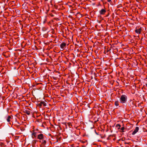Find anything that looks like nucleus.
I'll return each instance as SVG.
<instances>
[{"instance_id":"obj_1","label":"nucleus","mask_w":147,"mask_h":147,"mask_svg":"<svg viewBox=\"0 0 147 147\" xmlns=\"http://www.w3.org/2000/svg\"><path fill=\"white\" fill-rule=\"evenodd\" d=\"M127 96L125 95H122L120 96V103L123 104L127 102Z\"/></svg>"},{"instance_id":"obj_2","label":"nucleus","mask_w":147,"mask_h":147,"mask_svg":"<svg viewBox=\"0 0 147 147\" xmlns=\"http://www.w3.org/2000/svg\"><path fill=\"white\" fill-rule=\"evenodd\" d=\"M13 124L18 129H20V130L22 131V127H21V125L20 123L17 121V119H16V121Z\"/></svg>"},{"instance_id":"obj_3","label":"nucleus","mask_w":147,"mask_h":147,"mask_svg":"<svg viewBox=\"0 0 147 147\" xmlns=\"http://www.w3.org/2000/svg\"><path fill=\"white\" fill-rule=\"evenodd\" d=\"M37 138L38 139L40 140H41L43 139H45L46 138V137L43 134H40L37 135Z\"/></svg>"},{"instance_id":"obj_4","label":"nucleus","mask_w":147,"mask_h":147,"mask_svg":"<svg viewBox=\"0 0 147 147\" xmlns=\"http://www.w3.org/2000/svg\"><path fill=\"white\" fill-rule=\"evenodd\" d=\"M46 140L47 138L40 141V142L41 143V145L43 146H45L47 143Z\"/></svg>"},{"instance_id":"obj_5","label":"nucleus","mask_w":147,"mask_h":147,"mask_svg":"<svg viewBox=\"0 0 147 147\" xmlns=\"http://www.w3.org/2000/svg\"><path fill=\"white\" fill-rule=\"evenodd\" d=\"M106 12V9H102L99 11V13L100 15H104L105 13Z\"/></svg>"},{"instance_id":"obj_6","label":"nucleus","mask_w":147,"mask_h":147,"mask_svg":"<svg viewBox=\"0 0 147 147\" xmlns=\"http://www.w3.org/2000/svg\"><path fill=\"white\" fill-rule=\"evenodd\" d=\"M38 105L40 107H41L43 106L44 107L46 106L47 104L44 101H41L39 104Z\"/></svg>"},{"instance_id":"obj_7","label":"nucleus","mask_w":147,"mask_h":147,"mask_svg":"<svg viewBox=\"0 0 147 147\" xmlns=\"http://www.w3.org/2000/svg\"><path fill=\"white\" fill-rule=\"evenodd\" d=\"M66 43L65 42H62L60 45L61 49L63 50L64 48L66 47Z\"/></svg>"},{"instance_id":"obj_8","label":"nucleus","mask_w":147,"mask_h":147,"mask_svg":"<svg viewBox=\"0 0 147 147\" xmlns=\"http://www.w3.org/2000/svg\"><path fill=\"white\" fill-rule=\"evenodd\" d=\"M142 29L140 28L138 29H136L135 30V32L138 34H140L142 32Z\"/></svg>"},{"instance_id":"obj_9","label":"nucleus","mask_w":147,"mask_h":147,"mask_svg":"<svg viewBox=\"0 0 147 147\" xmlns=\"http://www.w3.org/2000/svg\"><path fill=\"white\" fill-rule=\"evenodd\" d=\"M139 128L138 127H136L134 130L132 132V134L134 135L138 131Z\"/></svg>"},{"instance_id":"obj_10","label":"nucleus","mask_w":147,"mask_h":147,"mask_svg":"<svg viewBox=\"0 0 147 147\" xmlns=\"http://www.w3.org/2000/svg\"><path fill=\"white\" fill-rule=\"evenodd\" d=\"M12 117V116H9L8 115L6 118V120L7 121V122H9L11 121V119L12 118L11 117Z\"/></svg>"},{"instance_id":"obj_11","label":"nucleus","mask_w":147,"mask_h":147,"mask_svg":"<svg viewBox=\"0 0 147 147\" xmlns=\"http://www.w3.org/2000/svg\"><path fill=\"white\" fill-rule=\"evenodd\" d=\"M24 112L26 114L28 115H29L31 114V111L29 109H28V110H25Z\"/></svg>"},{"instance_id":"obj_12","label":"nucleus","mask_w":147,"mask_h":147,"mask_svg":"<svg viewBox=\"0 0 147 147\" xmlns=\"http://www.w3.org/2000/svg\"><path fill=\"white\" fill-rule=\"evenodd\" d=\"M38 133L34 131L32 133V136H34V137H36Z\"/></svg>"},{"instance_id":"obj_13","label":"nucleus","mask_w":147,"mask_h":147,"mask_svg":"<svg viewBox=\"0 0 147 147\" xmlns=\"http://www.w3.org/2000/svg\"><path fill=\"white\" fill-rule=\"evenodd\" d=\"M121 125L120 124H117L116 125V127H118V129H120V127H121Z\"/></svg>"},{"instance_id":"obj_14","label":"nucleus","mask_w":147,"mask_h":147,"mask_svg":"<svg viewBox=\"0 0 147 147\" xmlns=\"http://www.w3.org/2000/svg\"><path fill=\"white\" fill-rule=\"evenodd\" d=\"M115 104L116 106H118L119 105V102L118 101H115Z\"/></svg>"},{"instance_id":"obj_15","label":"nucleus","mask_w":147,"mask_h":147,"mask_svg":"<svg viewBox=\"0 0 147 147\" xmlns=\"http://www.w3.org/2000/svg\"><path fill=\"white\" fill-rule=\"evenodd\" d=\"M125 129V128L124 127H122L121 128V130L122 132H124V130Z\"/></svg>"},{"instance_id":"obj_16","label":"nucleus","mask_w":147,"mask_h":147,"mask_svg":"<svg viewBox=\"0 0 147 147\" xmlns=\"http://www.w3.org/2000/svg\"><path fill=\"white\" fill-rule=\"evenodd\" d=\"M99 121L98 118L96 120H95L94 122H96L97 121Z\"/></svg>"},{"instance_id":"obj_17","label":"nucleus","mask_w":147,"mask_h":147,"mask_svg":"<svg viewBox=\"0 0 147 147\" xmlns=\"http://www.w3.org/2000/svg\"><path fill=\"white\" fill-rule=\"evenodd\" d=\"M18 114H16V115L15 116L18 117Z\"/></svg>"},{"instance_id":"obj_18","label":"nucleus","mask_w":147,"mask_h":147,"mask_svg":"<svg viewBox=\"0 0 147 147\" xmlns=\"http://www.w3.org/2000/svg\"><path fill=\"white\" fill-rule=\"evenodd\" d=\"M68 124L69 125H69H71V123H68Z\"/></svg>"},{"instance_id":"obj_19","label":"nucleus","mask_w":147,"mask_h":147,"mask_svg":"<svg viewBox=\"0 0 147 147\" xmlns=\"http://www.w3.org/2000/svg\"><path fill=\"white\" fill-rule=\"evenodd\" d=\"M51 16L52 17H53L54 16V15H53L52 14V15H51Z\"/></svg>"},{"instance_id":"obj_20","label":"nucleus","mask_w":147,"mask_h":147,"mask_svg":"<svg viewBox=\"0 0 147 147\" xmlns=\"http://www.w3.org/2000/svg\"><path fill=\"white\" fill-rule=\"evenodd\" d=\"M108 2H110V1H111V0H108Z\"/></svg>"},{"instance_id":"obj_21","label":"nucleus","mask_w":147,"mask_h":147,"mask_svg":"<svg viewBox=\"0 0 147 147\" xmlns=\"http://www.w3.org/2000/svg\"><path fill=\"white\" fill-rule=\"evenodd\" d=\"M143 38H141V40H142V39Z\"/></svg>"}]
</instances>
